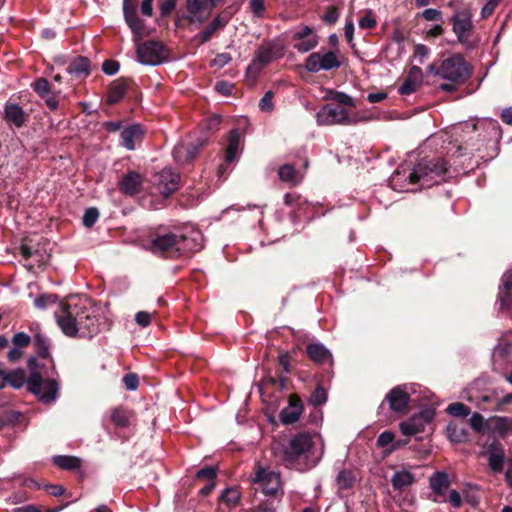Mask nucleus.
Masks as SVG:
<instances>
[{"label": "nucleus", "instance_id": "nucleus-1", "mask_svg": "<svg viewBox=\"0 0 512 512\" xmlns=\"http://www.w3.org/2000/svg\"><path fill=\"white\" fill-rule=\"evenodd\" d=\"M57 324L68 337L92 338L99 332V320L87 300L60 303L55 312Z\"/></svg>", "mask_w": 512, "mask_h": 512}, {"label": "nucleus", "instance_id": "nucleus-2", "mask_svg": "<svg viewBox=\"0 0 512 512\" xmlns=\"http://www.w3.org/2000/svg\"><path fill=\"white\" fill-rule=\"evenodd\" d=\"M427 73L444 80L439 89L446 93H454L473 75L474 68L463 54L453 53L447 57L434 60L426 69Z\"/></svg>", "mask_w": 512, "mask_h": 512}, {"label": "nucleus", "instance_id": "nucleus-3", "mask_svg": "<svg viewBox=\"0 0 512 512\" xmlns=\"http://www.w3.org/2000/svg\"><path fill=\"white\" fill-rule=\"evenodd\" d=\"M449 172L448 162L442 157L422 158L410 172V184H420L422 188L431 187L446 180Z\"/></svg>", "mask_w": 512, "mask_h": 512}, {"label": "nucleus", "instance_id": "nucleus-4", "mask_svg": "<svg viewBox=\"0 0 512 512\" xmlns=\"http://www.w3.org/2000/svg\"><path fill=\"white\" fill-rule=\"evenodd\" d=\"M314 442L308 432H300L290 438L282 447V461L289 469L297 468L309 458Z\"/></svg>", "mask_w": 512, "mask_h": 512}, {"label": "nucleus", "instance_id": "nucleus-5", "mask_svg": "<svg viewBox=\"0 0 512 512\" xmlns=\"http://www.w3.org/2000/svg\"><path fill=\"white\" fill-rule=\"evenodd\" d=\"M59 384L54 379H43L40 373H32L27 378V390L44 404L54 402L58 396Z\"/></svg>", "mask_w": 512, "mask_h": 512}, {"label": "nucleus", "instance_id": "nucleus-6", "mask_svg": "<svg viewBox=\"0 0 512 512\" xmlns=\"http://www.w3.org/2000/svg\"><path fill=\"white\" fill-rule=\"evenodd\" d=\"M139 95L140 89L132 78L120 77L110 83L107 91L106 103L113 106L125 97L136 101Z\"/></svg>", "mask_w": 512, "mask_h": 512}, {"label": "nucleus", "instance_id": "nucleus-7", "mask_svg": "<svg viewBox=\"0 0 512 512\" xmlns=\"http://www.w3.org/2000/svg\"><path fill=\"white\" fill-rule=\"evenodd\" d=\"M177 233H156L149 243V250L165 258H178Z\"/></svg>", "mask_w": 512, "mask_h": 512}, {"label": "nucleus", "instance_id": "nucleus-8", "mask_svg": "<svg viewBox=\"0 0 512 512\" xmlns=\"http://www.w3.org/2000/svg\"><path fill=\"white\" fill-rule=\"evenodd\" d=\"M341 66L338 53L332 50L311 53L305 60L304 67L310 73H317L320 70H333Z\"/></svg>", "mask_w": 512, "mask_h": 512}, {"label": "nucleus", "instance_id": "nucleus-9", "mask_svg": "<svg viewBox=\"0 0 512 512\" xmlns=\"http://www.w3.org/2000/svg\"><path fill=\"white\" fill-rule=\"evenodd\" d=\"M253 482L262 487V491L265 495L275 497L280 495L279 500L284 495L281 477L278 472L266 470L265 468L258 466L253 477Z\"/></svg>", "mask_w": 512, "mask_h": 512}, {"label": "nucleus", "instance_id": "nucleus-10", "mask_svg": "<svg viewBox=\"0 0 512 512\" xmlns=\"http://www.w3.org/2000/svg\"><path fill=\"white\" fill-rule=\"evenodd\" d=\"M319 125H352L355 120L345 108L334 104H325L316 114Z\"/></svg>", "mask_w": 512, "mask_h": 512}, {"label": "nucleus", "instance_id": "nucleus-11", "mask_svg": "<svg viewBox=\"0 0 512 512\" xmlns=\"http://www.w3.org/2000/svg\"><path fill=\"white\" fill-rule=\"evenodd\" d=\"M449 23L457 36V41L463 45L468 43L474 29L471 11L469 9L456 10L449 18Z\"/></svg>", "mask_w": 512, "mask_h": 512}, {"label": "nucleus", "instance_id": "nucleus-12", "mask_svg": "<svg viewBox=\"0 0 512 512\" xmlns=\"http://www.w3.org/2000/svg\"><path fill=\"white\" fill-rule=\"evenodd\" d=\"M283 56L284 47L282 44L275 41H263L255 52L251 66L255 67L257 70H262L273 60L282 58Z\"/></svg>", "mask_w": 512, "mask_h": 512}, {"label": "nucleus", "instance_id": "nucleus-13", "mask_svg": "<svg viewBox=\"0 0 512 512\" xmlns=\"http://www.w3.org/2000/svg\"><path fill=\"white\" fill-rule=\"evenodd\" d=\"M410 394L407 391L406 385H397L393 387L382 401L380 408L383 409L387 403L389 409L399 415H405L409 411Z\"/></svg>", "mask_w": 512, "mask_h": 512}, {"label": "nucleus", "instance_id": "nucleus-14", "mask_svg": "<svg viewBox=\"0 0 512 512\" xmlns=\"http://www.w3.org/2000/svg\"><path fill=\"white\" fill-rule=\"evenodd\" d=\"M223 0H186V9L189 13L185 17L190 23L203 24L210 17L211 12Z\"/></svg>", "mask_w": 512, "mask_h": 512}, {"label": "nucleus", "instance_id": "nucleus-15", "mask_svg": "<svg viewBox=\"0 0 512 512\" xmlns=\"http://www.w3.org/2000/svg\"><path fill=\"white\" fill-rule=\"evenodd\" d=\"M180 180V173L171 168H164L154 175V185L164 198L170 197L179 189Z\"/></svg>", "mask_w": 512, "mask_h": 512}, {"label": "nucleus", "instance_id": "nucleus-16", "mask_svg": "<svg viewBox=\"0 0 512 512\" xmlns=\"http://www.w3.org/2000/svg\"><path fill=\"white\" fill-rule=\"evenodd\" d=\"M164 45L161 42L148 40L137 49L139 61L143 64L158 65L163 62Z\"/></svg>", "mask_w": 512, "mask_h": 512}, {"label": "nucleus", "instance_id": "nucleus-17", "mask_svg": "<svg viewBox=\"0 0 512 512\" xmlns=\"http://www.w3.org/2000/svg\"><path fill=\"white\" fill-rule=\"evenodd\" d=\"M233 16L231 7H226L219 14H217L213 20L204 28V30L196 35V39L199 44H205L210 41L213 35L224 29Z\"/></svg>", "mask_w": 512, "mask_h": 512}, {"label": "nucleus", "instance_id": "nucleus-18", "mask_svg": "<svg viewBox=\"0 0 512 512\" xmlns=\"http://www.w3.org/2000/svg\"><path fill=\"white\" fill-rule=\"evenodd\" d=\"M304 411V403L301 397L296 394L288 396V405L279 413V420L283 425H292L296 423Z\"/></svg>", "mask_w": 512, "mask_h": 512}, {"label": "nucleus", "instance_id": "nucleus-19", "mask_svg": "<svg viewBox=\"0 0 512 512\" xmlns=\"http://www.w3.org/2000/svg\"><path fill=\"white\" fill-rule=\"evenodd\" d=\"M145 134L146 129L142 124H129L120 132L121 145L129 151H133L136 148V144L143 141Z\"/></svg>", "mask_w": 512, "mask_h": 512}, {"label": "nucleus", "instance_id": "nucleus-20", "mask_svg": "<svg viewBox=\"0 0 512 512\" xmlns=\"http://www.w3.org/2000/svg\"><path fill=\"white\" fill-rule=\"evenodd\" d=\"M118 188L124 195L135 196L143 189V176L138 171H128L119 180Z\"/></svg>", "mask_w": 512, "mask_h": 512}, {"label": "nucleus", "instance_id": "nucleus-21", "mask_svg": "<svg viewBox=\"0 0 512 512\" xmlns=\"http://www.w3.org/2000/svg\"><path fill=\"white\" fill-rule=\"evenodd\" d=\"M201 240L202 235L199 231H191L188 234L177 233L178 257L200 251Z\"/></svg>", "mask_w": 512, "mask_h": 512}, {"label": "nucleus", "instance_id": "nucleus-22", "mask_svg": "<svg viewBox=\"0 0 512 512\" xmlns=\"http://www.w3.org/2000/svg\"><path fill=\"white\" fill-rule=\"evenodd\" d=\"M139 0H123V14L125 21L133 33L139 34L143 27V21L137 15Z\"/></svg>", "mask_w": 512, "mask_h": 512}, {"label": "nucleus", "instance_id": "nucleus-23", "mask_svg": "<svg viewBox=\"0 0 512 512\" xmlns=\"http://www.w3.org/2000/svg\"><path fill=\"white\" fill-rule=\"evenodd\" d=\"M241 493L238 487L225 488L218 497V512H230L240 503Z\"/></svg>", "mask_w": 512, "mask_h": 512}, {"label": "nucleus", "instance_id": "nucleus-24", "mask_svg": "<svg viewBox=\"0 0 512 512\" xmlns=\"http://www.w3.org/2000/svg\"><path fill=\"white\" fill-rule=\"evenodd\" d=\"M307 357L317 365L326 362L333 364V356L331 352L322 343H309L305 349Z\"/></svg>", "mask_w": 512, "mask_h": 512}, {"label": "nucleus", "instance_id": "nucleus-25", "mask_svg": "<svg viewBox=\"0 0 512 512\" xmlns=\"http://www.w3.org/2000/svg\"><path fill=\"white\" fill-rule=\"evenodd\" d=\"M488 450L490 452L488 465L493 472L500 473L504 466V449L500 442L493 441Z\"/></svg>", "mask_w": 512, "mask_h": 512}, {"label": "nucleus", "instance_id": "nucleus-26", "mask_svg": "<svg viewBox=\"0 0 512 512\" xmlns=\"http://www.w3.org/2000/svg\"><path fill=\"white\" fill-rule=\"evenodd\" d=\"M498 298L501 308L510 309L512 307V269L502 276V285L499 288Z\"/></svg>", "mask_w": 512, "mask_h": 512}, {"label": "nucleus", "instance_id": "nucleus-27", "mask_svg": "<svg viewBox=\"0 0 512 512\" xmlns=\"http://www.w3.org/2000/svg\"><path fill=\"white\" fill-rule=\"evenodd\" d=\"M27 115L21 106L16 103L7 102L4 107V119L17 128L22 127L26 122Z\"/></svg>", "mask_w": 512, "mask_h": 512}, {"label": "nucleus", "instance_id": "nucleus-28", "mask_svg": "<svg viewBox=\"0 0 512 512\" xmlns=\"http://www.w3.org/2000/svg\"><path fill=\"white\" fill-rule=\"evenodd\" d=\"M199 152V148L196 145H178L173 149V157L176 162L181 164L190 163L195 159Z\"/></svg>", "mask_w": 512, "mask_h": 512}, {"label": "nucleus", "instance_id": "nucleus-29", "mask_svg": "<svg viewBox=\"0 0 512 512\" xmlns=\"http://www.w3.org/2000/svg\"><path fill=\"white\" fill-rule=\"evenodd\" d=\"M90 66L91 62L87 57L77 56L68 65L67 72L85 78L90 74Z\"/></svg>", "mask_w": 512, "mask_h": 512}, {"label": "nucleus", "instance_id": "nucleus-30", "mask_svg": "<svg viewBox=\"0 0 512 512\" xmlns=\"http://www.w3.org/2000/svg\"><path fill=\"white\" fill-rule=\"evenodd\" d=\"M133 413L123 406L111 410L110 420L117 428H127L131 423Z\"/></svg>", "mask_w": 512, "mask_h": 512}, {"label": "nucleus", "instance_id": "nucleus-31", "mask_svg": "<svg viewBox=\"0 0 512 512\" xmlns=\"http://www.w3.org/2000/svg\"><path fill=\"white\" fill-rule=\"evenodd\" d=\"M52 463L62 470L76 471L81 468L82 460L72 455H57L53 457Z\"/></svg>", "mask_w": 512, "mask_h": 512}, {"label": "nucleus", "instance_id": "nucleus-32", "mask_svg": "<svg viewBox=\"0 0 512 512\" xmlns=\"http://www.w3.org/2000/svg\"><path fill=\"white\" fill-rule=\"evenodd\" d=\"M416 481L414 474L407 470L397 471L391 478V484L394 490L402 492L405 488L411 486Z\"/></svg>", "mask_w": 512, "mask_h": 512}, {"label": "nucleus", "instance_id": "nucleus-33", "mask_svg": "<svg viewBox=\"0 0 512 512\" xmlns=\"http://www.w3.org/2000/svg\"><path fill=\"white\" fill-rule=\"evenodd\" d=\"M447 433L450 441L454 443H464L469 440L468 429L462 423H449L447 426Z\"/></svg>", "mask_w": 512, "mask_h": 512}, {"label": "nucleus", "instance_id": "nucleus-34", "mask_svg": "<svg viewBox=\"0 0 512 512\" xmlns=\"http://www.w3.org/2000/svg\"><path fill=\"white\" fill-rule=\"evenodd\" d=\"M240 145V133L237 129L230 131L228 135V145L226 147L225 162L230 164L236 159Z\"/></svg>", "mask_w": 512, "mask_h": 512}, {"label": "nucleus", "instance_id": "nucleus-35", "mask_svg": "<svg viewBox=\"0 0 512 512\" xmlns=\"http://www.w3.org/2000/svg\"><path fill=\"white\" fill-rule=\"evenodd\" d=\"M432 491L437 495H442L450 486L448 474L442 471L435 472L429 479Z\"/></svg>", "mask_w": 512, "mask_h": 512}, {"label": "nucleus", "instance_id": "nucleus-36", "mask_svg": "<svg viewBox=\"0 0 512 512\" xmlns=\"http://www.w3.org/2000/svg\"><path fill=\"white\" fill-rule=\"evenodd\" d=\"M399 428L401 433L407 437L421 433L425 429L423 422L421 421V417L415 416L411 417L407 421L401 422L399 424Z\"/></svg>", "mask_w": 512, "mask_h": 512}, {"label": "nucleus", "instance_id": "nucleus-37", "mask_svg": "<svg viewBox=\"0 0 512 512\" xmlns=\"http://www.w3.org/2000/svg\"><path fill=\"white\" fill-rule=\"evenodd\" d=\"M33 344L35 352L39 357L43 359H47L50 357V341L44 334H35Z\"/></svg>", "mask_w": 512, "mask_h": 512}, {"label": "nucleus", "instance_id": "nucleus-38", "mask_svg": "<svg viewBox=\"0 0 512 512\" xmlns=\"http://www.w3.org/2000/svg\"><path fill=\"white\" fill-rule=\"evenodd\" d=\"M7 384L15 389L21 388L24 383L27 384L26 373L23 369H16L6 373Z\"/></svg>", "mask_w": 512, "mask_h": 512}, {"label": "nucleus", "instance_id": "nucleus-39", "mask_svg": "<svg viewBox=\"0 0 512 512\" xmlns=\"http://www.w3.org/2000/svg\"><path fill=\"white\" fill-rule=\"evenodd\" d=\"M328 395L326 390L318 384L308 398V404L314 408L324 405L327 402Z\"/></svg>", "mask_w": 512, "mask_h": 512}, {"label": "nucleus", "instance_id": "nucleus-40", "mask_svg": "<svg viewBox=\"0 0 512 512\" xmlns=\"http://www.w3.org/2000/svg\"><path fill=\"white\" fill-rule=\"evenodd\" d=\"M327 99L332 100L336 102L339 105L348 106V107H355L356 104L352 97H350L348 94L340 91H333L330 90L327 94Z\"/></svg>", "mask_w": 512, "mask_h": 512}, {"label": "nucleus", "instance_id": "nucleus-41", "mask_svg": "<svg viewBox=\"0 0 512 512\" xmlns=\"http://www.w3.org/2000/svg\"><path fill=\"white\" fill-rule=\"evenodd\" d=\"M337 483L341 489H351L355 483V477L352 471L343 469L338 473Z\"/></svg>", "mask_w": 512, "mask_h": 512}, {"label": "nucleus", "instance_id": "nucleus-42", "mask_svg": "<svg viewBox=\"0 0 512 512\" xmlns=\"http://www.w3.org/2000/svg\"><path fill=\"white\" fill-rule=\"evenodd\" d=\"M32 89L41 97L46 98L51 92V85L49 81L44 78H38L31 84Z\"/></svg>", "mask_w": 512, "mask_h": 512}, {"label": "nucleus", "instance_id": "nucleus-43", "mask_svg": "<svg viewBox=\"0 0 512 512\" xmlns=\"http://www.w3.org/2000/svg\"><path fill=\"white\" fill-rule=\"evenodd\" d=\"M446 411L453 417L464 418L471 412L470 408L461 402H455L448 405Z\"/></svg>", "mask_w": 512, "mask_h": 512}, {"label": "nucleus", "instance_id": "nucleus-44", "mask_svg": "<svg viewBox=\"0 0 512 512\" xmlns=\"http://www.w3.org/2000/svg\"><path fill=\"white\" fill-rule=\"evenodd\" d=\"M58 300L57 294L43 293L34 300V305L39 309H46L48 306L57 303Z\"/></svg>", "mask_w": 512, "mask_h": 512}, {"label": "nucleus", "instance_id": "nucleus-45", "mask_svg": "<svg viewBox=\"0 0 512 512\" xmlns=\"http://www.w3.org/2000/svg\"><path fill=\"white\" fill-rule=\"evenodd\" d=\"M296 170L294 166L290 164H284L279 168L278 175L281 181L283 182H292L297 183L296 180Z\"/></svg>", "mask_w": 512, "mask_h": 512}, {"label": "nucleus", "instance_id": "nucleus-46", "mask_svg": "<svg viewBox=\"0 0 512 512\" xmlns=\"http://www.w3.org/2000/svg\"><path fill=\"white\" fill-rule=\"evenodd\" d=\"M339 17L340 9L335 5H331L326 8L324 14L321 16V20L332 26L338 21Z\"/></svg>", "mask_w": 512, "mask_h": 512}, {"label": "nucleus", "instance_id": "nucleus-47", "mask_svg": "<svg viewBox=\"0 0 512 512\" xmlns=\"http://www.w3.org/2000/svg\"><path fill=\"white\" fill-rule=\"evenodd\" d=\"M317 45L318 37L314 35L308 39L299 40V42L294 44V48L300 53H306L314 49Z\"/></svg>", "mask_w": 512, "mask_h": 512}, {"label": "nucleus", "instance_id": "nucleus-48", "mask_svg": "<svg viewBox=\"0 0 512 512\" xmlns=\"http://www.w3.org/2000/svg\"><path fill=\"white\" fill-rule=\"evenodd\" d=\"M420 84V81L412 79V77H407L399 87L398 92L400 95H410L416 92Z\"/></svg>", "mask_w": 512, "mask_h": 512}, {"label": "nucleus", "instance_id": "nucleus-49", "mask_svg": "<svg viewBox=\"0 0 512 512\" xmlns=\"http://www.w3.org/2000/svg\"><path fill=\"white\" fill-rule=\"evenodd\" d=\"M99 210L96 207L87 208L84 212L82 223L86 228H91L99 218Z\"/></svg>", "mask_w": 512, "mask_h": 512}, {"label": "nucleus", "instance_id": "nucleus-50", "mask_svg": "<svg viewBox=\"0 0 512 512\" xmlns=\"http://www.w3.org/2000/svg\"><path fill=\"white\" fill-rule=\"evenodd\" d=\"M217 477V468L206 466L196 472L195 478L198 480H205L207 482H215Z\"/></svg>", "mask_w": 512, "mask_h": 512}, {"label": "nucleus", "instance_id": "nucleus-51", "mask_svg": "<svg viewBox=\"0 0 512 512\" xmlns=\"http://www.w3.org/2000/svg\"><path fill=\"white\" fill-rule=\"evenodd\" d=\"M395 434L390 430H385L377 437L376 445L379 448H384L385 450L393 445Z\"/></svg>", "mask_w": 512, "mask_h": 512}, {"label": "nucleus", "instance_id": "nucleus-52", "mask_svg": "<svg viewBox=\"0 0 512 512\" xmlns=\"http://www.w3.org/2000/svg\"><path fill=\"white\" fill-rule=\"evenodd\" d=\"M377 25V21L373 15L372 10H366L364 16L359 20V27L361 29H374Z\"/></svg>", "mask_w": 512, "mask_h": 512}, {"label": "nucleus", "instance_id": "nucleus-53", "mask_svg": "<svg viewBox=\"0 0 512 512\" xmlns=\"http://www.w3.org/2000/svg\"><path fill=\"white\" fill-rule=\"evenodd\" d=\"M274 97L273 91H267L259 101V108L261 111L270 112L274 109L272 99Z\"/></svg>", "mask_w": 512, "mask_h": 512}, {"label": "nucleus", "instance_id": "nucleus-54", "mask_svg": "<svg viewBox=\"0 0 512 512\" xmlns=\"http://www.w3.org/2000/svg\"><path fill=\"white\" fill-rule=\"evenodd\" d=\"M275 500H265L251 508L249 512H277Z\"/></svg>", "mask_w": 512, "mask_h": 512}, {"label": "nucleus", "instance_id": "nucleus-55", "mask_svg": "<svg viewBox=\"0 0 512 512\" xmlns=\"http://www.w3.org/2000/svg\"><path fill=\"white\" fill-rule=\"evenodd\" d=\"M12 343L17 348H26L31 343V337L24 332H18L14 334Z\"/></svg>", "mask_w": 512, "mask_h": 512}, {"label": "nucleus", "instance_id": "nucleus-56", "mask_svg": "<svg viewBox=\"0 0 512 512\" xmlns=\"http://www.w3.org/2000/svg\"><path fill=\"white\" fill-rule=\"evenodd\" d=\"M249 7L257 18H263L266 11L265 0H250Z\"/></svg>", "mask_w": 512, "mask_h": 512}, {"label": "nucleus", "instance_id": "nucleus-57", "mask_svg": "<svg viewBox=\"0 0 512 512\" xmlns=\"http://www.w3.org/2000/svg\"><path fill=\"white\" fill-rule=\"evenodd\" d=\"M469 423L471 428L476 432H482L484 427L486 426V421L484 417L478 412H475L471 416Z\"/></svg>", "mask_w": 512, "mask_h": 512}, {"label": "nucleus", "instance_id": "nucleus-58", "mask_svg": "<svg viewBox=\"0 0 512 512\" xmlns=\"http://www.w3.org/2000/svg\"><path fill=\"white\" fill-rule=\"evenodd\" d=\"M120 69V63L113 59H107L102 64V71L106 75H115Z\"/></svg>", "mask_w": 512, "mask_h": 512}, {"label": "nucleus", "instance_id": "nucleus-59", "mask_svg": "<svg viewBox=\"0 0 512 512\" xmlns=\"http://www.w3.org/2000/svg\"><path fill=\"white\" fill-rule=\"evenodd\" d=\"M430 54V48L424 44H417L414 47V57L419 60V63L422 64L424 59L427 58Z\"/></svg>", "mask_w": 512, "mask_h": 512}, {"label": "nucleus", "instance_id": "nucleus-60", "mask_svg": "<svg viewBox=\"0 0 512 512\" xmlns=\"http://www.w3.org/2000/svg\"><path fill=\"white\" fill-rule=\"evenodd\" d=\"M233 89H234V85L229 83L228 81L221 80V81H217L215 84V90L219 94L224 95V96L231 95L233 92Z\"/></svg>", "mask_w": 512, "mask_h": 512}, {"label": "nucleus", "instance_id": "nucleus-61", "mask_svg": "<svg viewBox=\"0 0 512 512\" xmlns=\"http://www.w3.org/2000/svg\"><path fill=\"white\" fill-rule=\"evenodd\" d=\"M122 381L128 390H136L138 388L139 378L135 373L125 374Z\"/></svg>", "mask_w": 512, "mask_h": 512}, {"label": "nucleus", "instance_id": "nucleus-62", "mask_svg": "<svg viewBox=\"0 0 512 512\" xmlns=\"http://www.w3.org/2000/svg\"><path fill=\"white\" fill-rule=\"evenodd\" d=\"M420 15L427 21H439L442 18V12L433 8L425 9Z\"/></svg>", "mask_w": 512, "mask_h": 512}, {"label": "nucleus", "instance_id": "nucleus-63", "mask_svg": "<svg viewBox=\"0 0 512 512\" xmlns=\"http://www.w3.org/2000/svg\"><path fill=\"white\" fill-rule=\"evenodd\" d=\"M125 121L119 120V121H106L102 124V127L104 130H106L109 133H114L117 131H122Z\"/></svg>", "mask_w": 512, "mask_h": 512}, {"label": "nucleus", "instance_id": "nucleus-64", "mask_svg": "<svg viewBox=\"0 0 512 512\" xmlns=\"http://www.w3.org/2000/svg\"><path fill=\"white\" fill-rule=\"evenodd\" d=\"M49 495L59 497L65 492V488L59 484H46L43 487Z\"/></svg>", "mask_w": 512, "mask_h": 512}]
</instances>
